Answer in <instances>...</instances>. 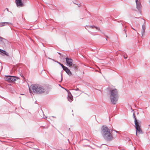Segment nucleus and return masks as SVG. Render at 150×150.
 Returning a JSON list of instances; mask_svg holds the SVG:
<instances>
[{"label": "nucleus", "mask_w": 150, "mask_h": 150, "mask_svg": "<svg viewBox=\"0 0 150 150\" xmlns=\"http://www.w3.org/2000/svg\"><path fill=\"white\" fill-rule=\"evenodd\" d=\"M29 90L30 93L33 92L37 94H42L45 91V89L42 86L38 84L31 85L29 88Z\"/></svg>", "instance_id": "obj_1"}, {"label": "nucleus", "mask_w": 150, "mask_h": 150, "mask_svg": "<svg viewBox=\"0 0 150 150\" xmlns=\"http://www.w3.org/2000/svg\"><path fill=\"white\" fill-rule=\"evenodd\" d=\"M102 133L104 138L107 141H111L113 137L110 133L109 129L106 127H103Z\"/></svg>", "instance_id": "obj_2"}, {"label": "nucleus", "mask_w": 150, "mask_h": 150, "mask_svg": "<svg viewBox=\"0 0 150 150\" xmlns=\"http://www.w3.org/2000/svg\"><path fill=\"white\" fill-rule=\"evenodd\" d=\"M110 99L112 103L115 104L117 100L118 93L117 90L115 89L110 91Z\"/></svg>", "instance_id": "obj_3"}, {"label": "nucleus", "mask_w": 150, "mask_h": 150, "mask_svg": "<svg viewBox=\"0 0 150 150\" xmlns=\"http://www.w3.org/2000/svg\"><path fill=\"white\" fill-rule=\"evenodd\" d=\"M135 127L136 129V135L137 136V132L139 134L142 133V131L141 129L140 126L139 125V123L137 121V120L135 118Z\"/></svg>", "instance_id": "obj_4"}, {"label": "nucleus", "mask_w": 150, "mask_h": 150, "mask_svg": "<svg viewBox=\"0 0 150 150\" xmlns=\"http://www.w3.org/2000/svg\"><path fill=\"white\" fill-rule=\"evenodd\" d=\"M15 3L18 7H20L24 6V4L22 2V0H16Z\"/></svg>", "instance_id": "obj_5"}, {"label": "nucleus", "mask_w": 150, "mask_h": 150, "mask_svg": "<svg viewBox=\"0 0 150 150\" xmlns=\"http://www.w3.org/2000/svg\"><path fill=\"white\" fill-rule=\"evenodd\" d=\"M66 60L68 66L69 67H71L72 65V59L70 58L67 57L66 58Z\"/></svg>", "instance_id": "obj_6"}, {"label": "nucleus", "mask_w": 150, "mask_h": 150, "mask_svg": "<svg viewBox=\"0 0 150 150\" xmlns=\"http://www.w3.org/2000/svg\"><path fill=\"white\" fill-rule=\"evenodd\" d=\"M65 90L67 91L68 93V99L70 102H71L73 100V97L71 93L69 92V90L65 89Z\"/></svg>", "instance_id": "obj_7"}, {"label": "nucleus", "mask_w": 150, "mask_h": 150, "mask_svg": "<svg viewBox=\"0 0 150 150\" xmlns=\"http://www.w3.org/2000/svg\"><path fill=\"white\" fill-rule=\"evenodd\" d=\"M64 70L69 76H71L72 75V74L71 72L67 67L64 69Z\"/></svg>", "instance_id": "obj_8"}, {"label": "nucleus", "mask_w": 150, "mask_h": 150, "mask_svg": "<svg viewBox=\"0 0 150 150\" xmlns=\"http://www.w3.org/2000/svg\"><path fill=\"white\" fill-rule=\"evenodd\" d=\"M138 0H136V2L137 4V9L139 10L141 8L142 6L140 2L138 1Z\"/></svg>", "instance_id": "obj_9"}, {"label": "nucleus", "mask_w": 150, "mask_h": 150, "mask_svg": "<svg viewBox=\"0 0 150 150\" xmlns=\"http://www.w3.org/2000/svg\"><path fill=\"white\" fill-rule=\"evenodd\" d=\"M11 23L8 22H1L0 23V27L4 26L6 25H8Z\"/></svg>", "instance_id": "obj_10"}, {"label": "nucleus", "mask_w": 150, "mask_h": 150, "mask_svg": "<svg viewBox=\"0 0 150 150\" xmlns=\"http://www.w3.org/2000/svg\"><path fill=\"white\" fill-rule=\"evenodd\" d=\"M145 29V26L144 25H143L142 26V28L141 30V34L142 35V37L143 36V34L144 33Z\"/></svg>", "instance_id": "obj_11"}, {"label": "nucleus", "mask_w": 150, "mask_h": 150, "mask_svg": "<svg viewBox=\"0 0 150 150\" xmlns=\"http://www.w3.org/2000/svg\"><path fill=\"white\" fill-rule=\"evenodd\" d=\"M11 76H6L5 77V79L8 82H11Z\"/></svg>", "instance_id": "obj_12"}, {"label": "nucleus", "mask_w": 150, "mask_h": 150, "mask_svg": "<svg viewBox=\"0 0 150 150\" xmlns=\"http://www.w3.org/2000/svg\"><path fill=\"white\" fill-rule=\"evenodd\" d=\"M11 82H13L16 80V78L14 76H11Z\"/></svg>", "instance_id": "obj_13"}, {"label": "nucleus", "mask_w": 150, "mask_h": 150, "mask_svg": "<svg viewBox=\"0 0 150 150\" xmlns=\"http://www.w3.org/2000/svg\"><path fill=\"white\" fill-rule=\"evenodd\" d=\"M0 53H2L4 54L7 56L8 55V53L6 52L5 51L2 50L1 49H0Z\"/></svg>", "instance_id": "obj_14"}, {"label": "nucleus", "mask_w": 150, "mask_h": 150, "mask_svg": "<svg viewBox=\"0 0 150 150\" xmlns=\"http://www.w3.org/2000/svg\"><path fill=\"white\" fill-rule=\"evenodd\" d=\"M4 40H6L0 37V44L4 42Z\"/></svg>", "instance_id": "obj_15"}, {"label": "nucleus", "mask_w": 150, "mask_h": 150, "mask_svg": "<svg viewBox=\"0 0 150 150\" xmlns=\"http://www.w3.org/2000/svg\"><path fill=\"white\" fill-rule=\"evenodd\" d=\"M71 67H72L74 68L75 69H77L78 67L75 64H73L72 63V65Z\"/></svg>", "instance_id": "obj_16"}, {"label": "nucleus", "mask_w": 150, "mask_h": 150, "mask_svg": "<svg viewBox=\"0 0 150 150\" xmlns=\"http://www.w3.org/2000/svg\"><path fill=\"white\" fill-rule=\"evenodd\" d=\"M89 27L90 28H95L96 29H97V30H99V28H98L96 27H95V26H89Z\"/></svg>", "instance_id": "obj_17"}, {"label": "nucleus", "mask_w": 150, "mask_h": 150, "mask_svg": "<svg viewBox=\"0 0 150 150\" xmlns=\"http://www.w3.org/2000/svg\"><path fill=\"white\" fill-rule=\"evenodd\" d=\"M67 92L65 91L63 92V93H62V96H64L65 94L67 95Z\"/></svg>", "instance_id": "obj_18"}, {"label": "nucleus", "mask_w": 150, "mask_h": 150, "mask_svg": "<svg viewBox=\"0 0 150 150\" xmlns=\"http://www.w3.org/2000/svg\"><path fill=\"white\" fill-rule=\"evenodd\" d=\"M60 65L63 68V69L64 70V69L66 67L64 66L63 64H61Z\"/></svg>", "instance_id": "obj_19"}, {"label": "nucleus", "mask_w": 150, "mask_h": 150, "mask_svg": "<svg viewBox=\"0 0 150 150\" xmlns=\"http://www.w3.org/2000/svg\"><path fill=\"white\" fill-rule=\"evenodd\" d=\"M47 89H48V91H50L51 90V88L50 87H48V88L47 87Z\"/></svg>", "instance_id": "obj_20"}, {"label": "nucleus", "mask_w": 150, "mask_h": 150, "mask_svg": "<svg viewBox=\"0 0 150 150\" xmlns=\"http://www.w3.org/2000/svg\"><path fill=\"white\" fill-rule=\"evenodd\" d=\"M124 58H125V59H126L127 58V56H126V57H125V56L124 57Z\"/></svg>", "instance_id": "obj_21"}, {"label": "nucleus", "mask_w": 150, "mask_h": 150, "mask_svg": "<svg viewBox=\"0 0 150 150\" xmlns=\"http://www.w3.org/2000/svg\"><path fill=\"white\" fill-rule=\"evenodd\" d=\"M58 63H59L60 65H61V64L59 62H58Z\"/></svg>", "instance_id": "obj_22"}, {"label": "nucleus", "mask_w": 150, "mask_h": 150, "mask_svg": "<svg viewBox=\"0 0 150 150\" xmlns=\"http://www.w3.org/2000/svg\"><path fill=\"white\" fill-rule=\"evenodd\" d=\"M59 53V54L60 55H61V53Z\"/></svg>", "instance_id": "obj_23"}, {"label": "nucleus", "mask_w": 150, "mask_h": 150, "mask_svg": "<svg viewBox=\"0 0 150 150\" xmlns=\"http://www.w3.org/2000/svg\"><path fill=\"white\" fill-rule=\"evenodd\" d=\"M132 29H133V30H135L134 29V28H132Z\"/></svg>", "instance_id": "obj_24"}]
</instances>
